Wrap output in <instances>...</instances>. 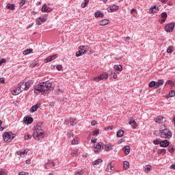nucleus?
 Masks as SVG:
<instances>
[{
    "instance_id": "nucleus-2",
    "label": "nucleus",
    "mask_w": 175,
    "mask_h": 175,
    "mask_svg": "<svg viewBox=\"0 0 175 175\" xmlns=\"http://www.w3.org/2000/svg\"><path fill=\"white\" fill-rule=\"evenodd\" d=\"M159 135L160 137H161L162 139H172V136H173L172 131H170L169 129L166 128H161L159 130Z\"/></svg>"
},
{
    "instance_id": "nucleus-5",
    "label": "nucleus",
    "mask_w": 175,
    "mask_h": 175,
    "mask_svg": "<svg viewBox=\"0 0 175 175\" xmlns=\"http://www.w3.org/2000/svg\"><path fill=\"white\" fill-rule=\"evenodd\" d=\"M95 154H99L102 151V142H98L93 146Z\"/></svg>"
},
{
    "instance_id": "nucleus-1",
    "label": "nucleus",
    "mask_w": 175,
    "mask_h": 175,
    "mask_svg": "<svg viewBox=\"0 0 175 175\" xmlns=\"http://www.w3.org/2000/svg\"><path fill=\"white\" fill-rule=\"evenodd\" d=\"M52 85L53 83L49 81L41 82L38 85H34V93L36 94V95H39V94H42L45 91H50L51 90H53Z\"/></svg>"
},
{
    "instance_id": "nucleus-40",
    "label": "nucleus",
    "mask_w": 175,
    "mask_h": 175,
    "mask_svg": "<svg viewBox=\"0 0 175 175\" xmlns=\"http://www.w3.org/2000/svg\"><path fill=\"white\" fill-rule=\"evenodd\" d=\"M168 151L170 152V154H173V152H174V147L172 145H170L168 147Z\"/></svg>"
},
{
    "instance_id": "nucleus-31",
    "label": "nucleus",
    "mask_w": 175,
    "mask_h": 175,
    "mask_svg": "<svg viewBox=\"0 0 175 175\" xmlns=\"http://www.w3.org/2000/svg\"><path fill=\"white\" fill-rule=\"evenodd\" d=\"M113 69H115V70H119L120 72H121V70H122V66L115 65L113 66Z\"/></svg>"
},
{
    "instance_id": "nucleus-10",
    "label": "nucleus",
    "mask_w": 175,
    "mask_h": 175,
    "mask_svg": "<svg viewBox=\"0 0 175 175\" xmlns=\"http://www.w3.org/2000/svg\"><path fill=\"white\" fill-rule=\"evenodd\" d=\"M102 150H105V151H111L113 150V146H111V144H105L102 143Z\"/></svg>"
},
{
    "instance_id": "nucleus-28",
    "label": "nucleus",
    "mask_w": 175,
    "mask_h": 175,
    "mask_svg": "<svg viewBox=\"0 0 175 175\" xmlns=\"http://www.w3.org/2000/svg\"><path fill=\"white\" fill-rule=\"evenodd\" d=\"M124 151L125 152L126 154L128 155V154L131 152V147L129 146H124Z\"/></svg>"
},
{
    "instance_id": "nucleus-18",
    "label": "nucleus",
    "mask_w": 175,
    "mask_h": 175,
    "mask_svg": "<svg viewBox=\"0 0 175 175\" xmlns=\"http://www.w3.org/2000/svg\"><path fill=\"white\" fill-rule=\"evenodd\" d=\"M5 8L9 10H14V9H16V6L14 5V4H10V3H8Z\"/></svg>"
},
{
    "instance_id": "nucleus-29",
    "label": "nucleus",
    "mask_w": 175,
    "mask_h": 175,
    "mask_svg": "<svg viewBox=\"0 0 175 175\" xmlns=\"http://www.w3.org/2000/svg\"><path fill=\"white\" fill-rule=\"evenodd\" d=\"M32 51H33L32 49H25V51H23V54L24 55H28V54H31Z\"/></svg>"
},
{
    "instance_id": "nucleus-49",
    "label": "nucleus",
    "mask_w": 175,
    "mask_h": 175,
    "mask_svg": "<svg viewBox=\"0 0 175 175\" xmlns=\"http://www.w3.org/2000/svg\"><path fill=\"white\" fill-rule=\"evenodd\" d=\"M153 144H154L155 146H158V144H161V142H159V139H155L153 141Z\"/></svg>"
},
{
    "instance_id": "nucleus-8",
    "label": "nucleus",
    "mask_w": 175,
    "mask_h": 175,
    "mask_svg": "<svg viewBox=\"0 0 175 175\" xmlns=\"http://www.w3.org/2000/svg\"><path fill=\"white\" fill-rule=\"evenodd\" d=\"M41 10L42 13H50V12H53V8L47 6V4H44Z\"/></svg>"
},
{
    "instance_id": "nucleus-47",
    "label": "nucleus",
    "mask_w": 175,
    "mask_h": 175,
    "mask_svg": "<svg viewBox=\"0 0 175 175\" xmlns=\"http://www.w3.org/2000/svg\"><path fill=\"white\" fill-rule=\"evenodd\" d=\"M162 18H167V13L166 12L161 13Z\"/></svg>"
},
{
    "instance_id": "nucleus-46",
    "label": "nucleus",
    "mask_w": 175,
    "mask_h": 175,
    "mask_svg": "<svg viewBox=\"0 0 175 175\" xmlns=\"http://www.w3.org/2000/svg\"><path fill=\"white\" fill-rule=\"evenodd\" d=\"M93 80H94V81H96L98 83V81H100V80H102V79H100V76L99 75L98 77H95L93 79Z\"/></svg>"
},
{
    "instance_id": "nucleus-51",
    "label": "nucleus",
    "mask_w": 175,
    "mask_h": 175,
    "mask_svg": "<svg viewBox=\"0 0 175 175\" xmlns=\"http://www.w3.org/2000/svg\"><path fill=\"white\" fill-rule=\"evenodd\" d=\"M25 5V0H21V1L19 3V6L22 8V6H24Z\"/></svg>"
},
{
    "instance_id": "nucleus-26",
    "label": "nucleus",
    "mask_w": 175,
    "mask_h": 175,
    "mask_svg": "<svg viewBox=\"0 0 175 175\" xmlns=\"http://www.w3.org/2000/svg\"><path fill=\"white\" fill-rule=\"evenodd\" d=\"M148 85L150 88H152V87H154V88H155L157 90V82H155V81H152L148 83Z\"/></svg>"
},
{
    "instance_id": "nucleus-27",
    "label": "nucleus",
    "mask_w": 175,
    "mask_h": 175,
    "mask_svg": "<svg viewBox=\"0 0 175 175\" xmlns=\"http://www.w3.org/2000/svg\"><path fill=\"white\" fill-rule=\"evenodd\" d=\"M144 172L145 173L148 174L149 172H151V165H146L144 167Z\"/></svg>"
},
{
    "instance_id": "nucleus-42",
    "label": "nucleus",
    "mask_w": 175,
    "mask_h": 175,
    "mask_svg": "<svg viewBox=\"0 0 175 175\" xmlns=\"http://www.w3.org/2000/svg\"><path fill=\"white\" fill-rule=\"evenodd\" d=\"M99 135V129H96L93 132V136H98Z\"/></svg>"
},
{
    "instance_id": "nucleus-14",
    "label": "nucleus",
    "mask_w": 175,
    "mask_h": 175,
    "mask_svg": "<svg viewBox=\"0 0 175 175\" xmlns=\"http://www.w3.org/2000/svg\"><path fill=\"white\" fill-rule=\"evenodd\" d=\"M40 107V103H37L36 105L32 106L30 108V113H35Z\"/></svg>"
},
{
    "instance_id": "nucleus-61",
    "label": "nucleus",
    "mask_w": 175,
    "mask_h": 175,
    "mask_svg": "<svg viewBox=\"0 0 175 175\" xmlns=\"http://www.w3.org/2000/svg\"><path fill=\"white\" fill-rule=\"evenodd\" d=\"M96 124H98V122H96V120H93V121H92V122H91L92 126H95V125H96Z\"/></svg>"
},
{
    "instance_id": "nucleus-6",
    "label": "nucleus",
    "mask_w": 175,
    "mask_h": 175,
    "mask_svg": "<svg viewBox=\"0 0 175 175\" xmlns=\"http://www.w3.org/2000/svg\"><path fill=\"white\" fill-rule=\"evenodd\" d=\"M47 16H49V14H45L44 16L38 17L36 21L37 25H42V23H46V21H47Z\"/></svg>"
},
{
    "instance_id": "nucleus-63",
    "label": "nucleus",
    "mask_w": 175,
    "mask_h": 175,
    "mask_svg": "<svg viewBox=\"0 0 175 175\" xmlns=\"http://www.w3.org/2000/svg\"><path fill=\"white\" fill-rule=\"evenodd\" d=\"M75 175H83V171H78L75 173Z\"/></svg>"
},
{
    "instance_id": "nucleus-25",
    "label": "nucleus",
    "mask_w": 175,
    "mask_h": 175,
    "mask_svg": "<svg viewBox=\"0 0 175 175\" xmlns=\"http://www.w3.org/2000/svg\"><path fill=\"white\" fill-rule=\"evenodd\" d=\"M102 162H103V160H102L101 159H98L96 161H93L92 163V165H99V163H102Z\"/></svg>"
},
{
    "instance_id": "nucleus-19",
    "label": "nucleus",
    "mask_w": 175,
    "mask_h": 175,
    "mask_svg": "<svg viewBox=\"0 0 175 175\" xmlns=\"http://www.w3.org/2000/svg\"><path fill=\"white\" fill-rule=\"evenodd\" d=\"M163 79H159L157 81V82H156V88H159V87H161V85H163Z\"/></svg>"
},
{
    "instance_id": "nucleus-53",
    "label": "nucleus",
    "mask_w": 175,
    "mask_h": 175,
    "mask_svg": "<svg viewBox=\"0 0 175 175\" xmlns=\"http://www.w3.org/2000/svg\"><path fill=\"white\" fill-rule=\"evenodd\" d=\"M36 65H38V62H34L30 64V68H35V66H36Z\"/></svg>"
},
{
    "instance_id": "nucleus-52",
    "label": "nucleus",
    "mask_w": 175,
    "mask_h": 175,
    "mask_svg": "<svg viewBox=\"0 0 175 175\" xmlns=\"http://www.w3.org/2000/svg\"><path fill=\"white\" fill-rule=\"evenodd\" d=\"M134 122H135V119H133V118H131L129 121V125H132V124Z\"/></svg>"
},
{
    "instance_id": "nucleus-58",
    "label": "nucleus",
    "mask_w": 175,
    "mask_h": 175,
    "mask_svg": "<svg viewBox=\"0 0 175 175\" xmlns=\"http://www.w3.org/2000/svg\"><path fill=\"white\" fill-rule=\"evenodd\" d=\"M166 84H170V85L173 86V85H174V83H173V81L168 80V81H167Z\"/></svg>"
},
{
    "instance_id": "nucleus-22",
    "label": "nucleus",
    "mask_w": 175,
    "mask_h": 175,
    "mask_svg": "<svg viewBox=\"0 0 175 175\" xmlns=\"http://www.w3.org/2000/svg\"><path fill=\"white\" fill-rule=\"evenodd\" d=\"M109 23V20L107 19H103L99 22V25H107V24Z\"/></svg>"
},
{
    "instance_id": "nucleus-13",
    "label": "nucleus",
    "mask_w": 175,
    "mask_h": 175,
    "mask_svg": "<svg viewBox=\"0 0 175 175\" xmlns=\"http://www.w3.org/2000/svg\"><path fill=\"white\" fill-rule=\"evenodd\" d=\"M170 145V142H169V140L167 139L160 142V146L161 147H164V148L169 147Z\"/></svg>"
},
{
    "instance_id": "nucleus-33",
    "label": "nucleus",
    "mask_w": 175,
    "mask_h": 175,
    "mask_svg": "<svg viewBox=\"0 0 175 175\" xmlns=\"http://www.w3.org/2000/svg\"><path fill=\"white\" fill-rule=\"evenodd\" d=\"M123 167L125 170H128L129 167V163L126 161H124Z\"/></svg>"
},
{
    "instance_id": "nucleus-17",
    "label": "nucleus",
    "mask_w": 175,
    "mask_h": 175,
    "mask_svg": "<svg viewBox=\"0 0 175 175\" xmlns=\"http://www.w3.org/2000/svg\"><path fill=\"white\" fill-rule=\"evenodd\" d=\"M105 16V14H103V12H102L101 11H97L94 13V17H96V18H98V17H104Z\"/></svg>"
},
{
    "instance_id": "nucleus-32",
    "label": "nucleus",
    "mask_w": 175,
    "mask_h": 175,
    "mask_svg": "<svg viewBox=\"0 0 175 175\" xmlns=\"http://www.w3.org/2000/svg\"><path fill=\"white\" fill-rule=\"evenodd\" d=\"M21 93V90L20 89V88H18V89H16L14 90L12 92V95H18V94Z\"/></svg>"
},
{
    "instance_id": "nucleus-41",
    "label": "nucleus",
    "mask_w": 175,
    "mask_h": 175,
    "mask_svg": "<svg viewBox=\"0 0 175 175\" xmlns=\"http://www.w3.org/2000/svg\"><path fill=\"white\" fill-rule=\"evenodd\" d=\"M168 96L169 98H173V96H175V90H171L169 92Z\"/></svg>"
},
{
    "instance_id": "nucleus-9",
    "label": "nucleus",
    "mask_w": 175,
    "mask_h": 175,
    "mask_svg": "<svg viewBox=\"0 0 175 175\" xmlns=\"http://www.w3.org/2000/svg\"><path fill=\"white\" fill-rule=\"evenodd\" d=\"M23 122L27 124V125H30V124L33 122V118L26 116L23 118Z\"/></svg>"
},
{
    "instance_id": "nucleus-30",
    "label": "nucleus",
    "mask_w": 175,
    "mask_h": 175,
    "mask_svg": "<svg viewBox=\"0 0 175 175\" xmlns=\"http://www.w3.org/2000/svg\"><path fill=\"white\" fill-rule=\"evenodd\" d=\"M122 136H124V131H122V130H119V131L117 132L116 137H122Z\"/></svg>"
},
{
    "instance_id": "nucleus-60",
    "label": "nucleus",
    "mask_w": 175,
    "mask_h": 175,
    "mask_svg": "<svg viewBox=\"0 0 175 175\" xmlns=\"http://www.w3.org/2000/svg\"><path fill=\"white\" fill-rule=\"evenodd\" d=\"M97 139H94V138H92V139H91V143H92L93 144H96V142H97Z\"/></svg>"
},
{
    "instance_id": "nucleus-12",
    "label": "nucleus",
    "mask_w": 175,
    "mask_h": 175,
    "mask_svg": "<svg viewBox=\"0 0 175 175\" xmlns=\"http://www.w3.org/2000/svg\"><path fill=\"white\" fill-rule=\"evenodd\" d=\"M79 50L81 52H82V54H85L90 50V46H79Z\"/></svg>"
},
{
    "instance_id": "nucleus-7",
    "label": "nucleus",
    "mask_w": 175,
    "mask_h": 175,
    "mask_svg": "<svg viewBox=\"0 0 175 175\" xmlns=\"http://www.w3.org/2000/svg\"><path fill=\"white\" fill-rule=\"evenodd\" d=\"M174 29V22L170 23L165 26V31L166 32H173Z\"/></svg>"
},
{
    "instance_id": "nucleus-16",
    "label": "nucleus",
    "mask_w": 175,
    "mask_h": 175,
    "mask_svg": "<svg viewBox=\"0 0 175 175\" xmlns=\"http://www.w3.org/2000/svg\"><path fill=\"white\" fill-rule=\"evenodd\" d=\"M113 10H118V5H112L109 6V9L108 10L109 13H113Z\"/></svg>"
},
{
    "instance_id": "nucleus-24",
    "label": "nucleus",
    "mask_w": 175,
    "mask_h": 175,
    "mask_svg": "<svg viewBox=\"0 0 175 175\" xmlns=\"http://www.w3.org/2000/svg\"><path fill=\"white\" fill-rule=\"evenodd\" d=\"M16 154L18 155H25V154H28V150H18L16 152Z\"/></svg>"
},
{
    "instance_id": "nucleus-4",
    "label": "nucleus",
    "mask_w": 175,
    "mask_h": 175,
    "mask_svg": "<svg viewBox=\"0 0 175 175\" xmlns=\"http://www.w3.org/2000/svg\"><path fill=\"white\" fill-rule=\"evenodd\" d=\"M33 137L35 140H40L44 137V132L42 129H38L33 133Z\"/></svg>"
},
{
    "instance_id": "nucleus-55",
    "label": "nucleus",
    "mask_w": 175,
    "mask_h": 175,
    "mask_svg": "<svg viewBox=\"0 0 175 175\" xmlns=\"http://www.w3.org/2000/svg\"><path fill=\"white\" fill-rule=\"evenodd\" d=\"M48 163H49V165H51V166H52V167L55 166V163L54 161H49L48 162Z\"/></svg>"
},
{
    "instance_id": "nucleus-50",
    "label": "nucleus",
    "mask_w": 175,
    "mask_h": 175,
    "mask_svg": "<svg viewBox=\"0 0 175 175\" xmlns=\"http://www.w3.org/2000/svg\"><path fill=\"white\" fill-rule=\"evenodd\" d=\"M81 55H83L81 51H79L76 53V57H81Z\"/></svg>"
},
{
    "instance_id": "nucleus-23",
    "label": "nucleus",
    "mask_w": 175,
    "mask_h": 175,
    "mask_svg": "<svg viewBox=\"0 0 175 175\" xmlns=\"http://www.w3.org/2000/svg\"><path fill=\"white\" fill-rule=\"evenodd\" d=\"M113 169H114V167H113V165L111 164V162L107 165V172H109V173H111V171L113 170Z\"/></svg>"
},
{
    "instance_id": "nucleus-64",
    "label": "nucleus",
    "mask_w": 175,
    "mask_h": 175,
    "mask_svg": "<svg viewBox=\"0 0 175 175\" xmlns=\"http://www.w3.org/2000/svg\"><path fill=\"white\" fill-rule=\"evenodd\" d=\"M170 169H174V170H175V163L170 165Z\"/></svg>"
},
{
    "instance_id": "nucleus-21",
    "label": "nucleus",
    "mask_w": 175,
    "mask_h": 175,
    "mask_svg": "<svg viewBox=\"0 0 175 175\" xmlns=\"http://www.w3.org/2000/svg\"><path fill=\"white\" fill-rule=\"evenodd\" d=\"M155 122H157V124H162V122H163V117L162 116H158L156 119H155Z\"/></svg>"
},
{
    "instance_id": "nucleus-39",
    "label": "nucleus",
    "mask_w": 175,
    "mask_h": 175,
    "mask_svg": "<svg viewBox=\"0 0 175 175\" xmlns=\"http://www.w3.org/2000/svg\"><path fill=\"white\" fill-rule=\"evenodd\" d=\"M30 139H32V135L29 133L25 135V140H30Z\"/></svg>"
},
{
    "instance_id": "nucleus-37",
    "label": "nucleus",
    "mask_w": 175,
    "mask_h": 175,
    "mask_svg": "<svg viewBox=\"0 0 175 175\" xmlns=\"http://www.w3.org/2000/svg\"><path fill=\"white\" fill-rule=\"evenodd\" d=\"M88 2H90V0H84L81 3V8H86L87 5H88Z\"/></svg>"
},
{
    "instance_id": "nucleus-44",
    "label": "nucleus",
    "mask_w": 175,
    "mask_h": 175,
    "mask_svg": "<svg viewBox=\"0 0 175 175\" xmlns=\"http://www.w3.org/2000/svg\"><path fill=\"white\" fill-rule=\"evenodd\" d=\"M0 175H8V173L6 172V170L5 169L0 170Z\"/></svg>"
},
{
    "instance_id": "nucleus-54",
    "label": "nucleus",
    "mask_w": 175,
    "mask_h": 175,
    "mask_svg": "<svg viewBox=\"0 0 175 175\" xmlns=\"http://www.w3.org/2000/svg\"><path fill=\"white\" fill-rule=\"evenodd\" d=\"M6 62V59H0V66H2L3 64H5Z\"/></svg>"
},
{
    "instance_id": "nucleus-48",
    "label": "nucleus",
    "mask_w": 175,
    "mask_h": 175,
    "mask_svg": "<svg viewBox=\"0 0 175 175\" xmlns=\"http://www.w3.org/2000/svg\"><path fill=\"white\" fill-rule=\"evenodd\" d=\"M131 125L132 129H136V126H137V124L136 123V121H135Z\"/></svg>"
},
{
    "instance_id": "nucleus-34",
    "label": "nucleus",
    "mask_w": 175,
    "mask_h": 175,
    "mask_svg": "<svg viewBox=\"0 0 175 175\" xmlns=\"http://www.w3.org/2000/svg\"><path fill=\"white\" fill-rule=\"evenodd\" d=\"M23 85H25V91H28L29 90V81L26 82L25 84L23 82Z\"/></svg>"
},
{
    "instance_id": "nucleus-43",
    "label": "nucleus",
    "mask_w": 175,
    "mask_h": 175,
    "mask_svg": "<svg viewBox=\"0 0 175 175\" xmlns=\"http://www.w3.org/2000/svg\"><path fill=\"white\" fill-rule=\"evenodd\" d=\"M159 154L161 155H165L166 154V149H161L159 150Z\"/></svg>"
},
{
    "instance_id": "nucleus-59",
    "label": "nucleus",
    "mask_w": 175,
    "mask_h": 175,
    "mask_svg": "<svg viewBox=\"0 0 175 175\" xmlns=\"http://www.w3.org/2000/svg\"><path fill=\"white\" fill-rule=\"evenodd\" d=\"M56 69H57V70H62V65H57Z\"/></svg>"
},
{
    "instance_id": "nucleus-15",
    "label": "nucleus",
    "mask_w": 175,
    "mask_h": 175,
    "mask_svg": "<svg viewBox=\"0 0 175 175\" xmlns=\"http://www.w3.org/2000/svg\"><path fill=\"white\" fill-rule=\"evenodd\" d=\"M149 12L150 13H158V12H159V8H158L157 5H154L153 7H151L149 9Z\"/></svg>"
},
{
    "instance_id": "nucleus-20",
    "label": "nucleus",
    "mask_w": 175,
    "mask_h": 175,
    "mask_svg": "<svg viewBox=\"0 0 175 175\" xmlns=\"http://www.w3.org/2000/svg\"><path fill=\"white\" fill-rule=\"evenodd\" d=\"M100 78L101 79V80H107V79L109 78V75L107 72H104L100 75Z\"/></svg>"
},
{
    "instance_id": "nucleus-38",
    "label": "nucleus",
    "mask_w": 175,
    "mask_h": 175,
    "mask_svg": "<svg viewBox=\"0 0 175 175\" xmlns=\"http://www.w3.org/2000/svg\"><path fill=\"white\" fill-rule=\"evenodd\" d=\"M71 155H72V157H77V156L79 155V150H72V151L71 152Z\"/></svg>"
},
{
    "instance_id": "nucleus-35",
    "label": "nucleus",
    "mask_w": 175,
    "mask_h": 175,
    "mask_svg": "<svg viewBox=\"0 0 175 175\" xmlns=\"http://www.w3.org/2000/svg\"><path fill=\"white\" fill-rule=\"evenodd\" d=\"M174 49V47H173V46H168V48L167 49V54H171V53H173V49Z\"/></svg>"
},
{
    "instance_id": "nucleus-62",
    "label": "nucleus",
    "mask_w": 175,
    "mask_h": 175,
    "mask_svg": "<svg viewBox=\"0 0 175 175\" xmlns=\"http://www.w3.org/2000/svg\"><path fill=\"white\" fill-rule=\"evenodd\" d=\"M38 126H39V127L42 126V123H38V124L35 126L36 131L39 130V129L38 128Z\"/></svg>"
},
{
    "instance_id": "nucleus-3",
    "label": "nucleus",
    "mask_w": 175,
    "mask_h": 175,
    "mask_svg": "<svg viewBox=\"0 0 175 175\" xmlns=\"http://www.w3.org/2000/svg\"><path fill=\"white\" fill-rule=\"evenodd\" d=\"M14 137H16V134H13L12 132H5L3 135V139L4 142L7 143H10V142H12Z\"/></svg>"
},
{
    "instance_id": "nucleus-45",
    "label": "nucleus",
    "mask_w": 175,
    "mask_h": 175,
    "mask_svg": "<svg viewBox=\"0 0 175 175\" xmlns=\"http://www.w3.org/2000/svg\"><path fill=\"white\" fill-rule=\"evenodd\" d=\"M71 144L72 146H75L76 144H79V140H77L76 139H72V141L71 142Z\"/></svg>"
},
{
    "instance_id": "nucleus-36",
    "label": "nucleus",
    "mask_w": 175,
    "mask_h": 175,
    "mask_svg": "<svg viewBox=\"0 0 175 175\" xmlns=\"http://www.w3.org/2000/svg\"><path fill=\"white\" fill-rule=\"evenodd\" d=\"M70 125H72V126H75V125H76V119L71 118L70 119Z\"/></svg>"
},
{
    "instance_id": "nucleus-56",
    "label": "nucleus",
    "mask_w": 175,
    "mask_h": 175,
    "mask_svg": "<svg viewBox=\"0 0 175 175\" xmlns=\"http://www.w3.org/2000/svg\"><path fill=\"white\" fill-rule=\"evenodd\" d=\"M109 129H110V131H113V126H109L105 128V131H109Z\"/></svg>"
},
{
    "instance_id": "nucleus-57",
    "label": "nucleus",
    "mask_w": 175,
    "mask_h": 175,
    "mask_svg": "<svg viewBox=\"0 0 175 175\" xmlns=\"http://www.w3.org/2000/svg\"><path fill=\"white\" fill-rule=\"evenodd\" d=\"M18 175H29V174L28 172H20L18 173Z\"/></svg>"
},
{
    "instance_id": "nucleus-11",
    "label": "nucleus",
    "mask_w": 175,
    "mask_h": 175,
    "mask_svg": "<svg viewBox=\"0 0 175 175\" xmlns=\"http://www.w3.org/2000/svg\"><path fill=\"white\" fill-rule=\"evenodd\" d=\"M55 58H58V55L57 54L53 55L52 56H49L44 60L45 64H48V62H51V61H54Z\"/></svg>"
}]
</instances>
